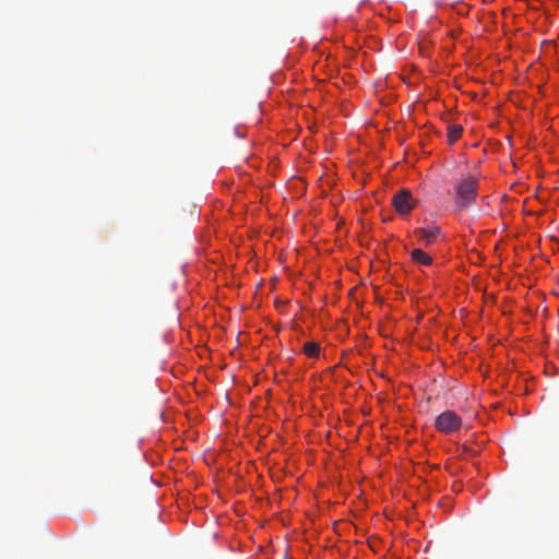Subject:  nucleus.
I'll use <instances>...</instances> for the list:
<instances>
[{"instance_id": "nucleus-2", "label": "nucleus", "mask_w": 559, "mask_h": 559, "mask_svg": "<svg viewBox=\"0 0 559 559\" xmlns=\"http://www.w3.org/2000/svg\"><path fill=\"white\" fill-rule=\"evenodd\" d=\"M463 420L453 411H444L435 419V428L444 435H454L460 431Z\"/></svg>"}, {"instance_id": "nucleus-8", "label": "nucleus", "mask_w": 559, "mask_h": 559, "mask_svg": "<svg viewBox=\"0 0 559 559\" xmlns=\"http://www.w3.org/2000/svg\"><path fill=\"white\" fill-rule=\"evenodd\" d=\"M464 452H465V453L473 454V451H472L469 448H467V447H464Z\"/></svg>"}, {"instance_id": "nucleus-6", "label": "nucleus", "mask_w": 559, "mask_h": 559, "mask_svg": "<svg viewBox=\"0 0 559 559\" xmlns=\"http://www.w3.org/2000/svg\"><path fill=\"white\" fill-rule=\"evenodd\" d=\"M304 353L310 357V358H316L319 356V353H320V346L318 343L316 342H308V343H305L304 345Z\"/></svg>"}, {"instance_id": "nucleus-4", "label": "nucleus", "mask_w": 559, "mask_h": 559, "mask_svg": "<svg viewBox=\"0 0 559 559\" xmlns=\"http://www.w3.org/2000/svg\"><path fill=\"white\" fill-rule=\"evenodd\" d=\"M441 234V229L439 226L430 224L426 227H420L414 229V236L418 239L420 243L424 246L432 245L439 235Z\"/></svg>"}, {"instance_id": "nucleus-5", "label": "nucleus", "mask_w": 559, "mask_h": 559, "mask_svg": "<svg viewBox=\"0 0 559 559\" xmlns=\"http://www.w3.org/2000/svg\"><path fill=\"white\" fill-rule=\"evenodd\" d=\"M411 257L414 262L419 263L421 265H429L432 262L431 257L427 254L424 250L418 248L414 249L411 252Z\"/></svg>"}, {"instance_id": "nucleus-1", "label": "nucleus", "mask_w": 559, "mask_h": 559, "mask_svg": "<svg viewBox=\"0 0 559 559\" xmlns=\"http://www.w3.org/2000/svg\"><path fill=\"white\" fill-rule=\"evenodd\" d=\"M455 195V204L460 209L469 207L477 198L478 183L476 178L467 175L460 180L453 187Z\"/></svg>"}, {"instance_id": "nucleus-3", "label": "nucleus", "mask_w": 559, "mask_h": 559, "mask_svg": "<svg viewBox=\"0 0 559 559\" xmlns=\"http://www.w3.org/2000/svg\"><path fill=\"white\" fill-rule=\"evenodd\" d=\"M392 205L401 215H407L413 210L415 200L408 190H401L393 197Z\"/></svg>"}, {"instance_id": "nucleus-7", "label": "nucleus", "mask_w": 559, "mask_h": 559, "mask_svg": "<svg viewBox=\"0 0 559 559\" xmlns=\"http://www.w3.org/2000/svg\"><path fill=\"white\" fill-rule=\"evenodd\" d=\"M463 128L460 124H451L448 127V136L450 142H455L462 134Z\"/></svg>"}]
</instances>
